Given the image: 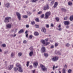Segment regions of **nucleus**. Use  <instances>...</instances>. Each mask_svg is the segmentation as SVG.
<instances>
[{"label": "nucleus", "instance_id": "1", "mask_svg": "<svg viewBox=\"0 0 73 73\" xmlns=\"http://www.w3.org/2000/svg\"><path fill=\"white\" fill-rule=\"evenodd\" d=\"M17 68L20 72H23V68H21V66L19 64H17Z\"/></svg>", "mask_w": 73, "mask_h": 73}, {"label": "nucleus", "instance_id": "2", "mask_svg": "<svg viewBox=\"0 0 73 73\" xmlns=\"http://www.w3.org/2000/svg\"><path fill=\"white\" fill-rule=\"evenodd\" d=\"M17 68L20 72H23V68H21V66L19 64H17Z\"/></svg>", "mask_w": 73, "mask_h": 73}, {"label": "nucleus", "instance_id": "3", "mask_svg": "<svg viewBox=\"0 0 73 73\" xmlns=\"http://www.w3.org/2000/svg\"><path fill=\"white\" fill-rule=\"evenodd\" d=\"M40 66L42 71H46L47 70V68L45 66L41 64L40 65Z\"/></svg>", "mask_w": 73, "mask_h": 73}, {"label": "nucleus", "instance_id": "4", "mask_svg": "<svg viewBox=\"0 0 73 73\" xmlns=\"http://www.w3.org/2000/svg\"><path fill=\"white\" fill-rule=\"evenodd\" d=\"M16 14L19 20H21V15L19 13L17 12L16 13Z\"/></svg>", "mask_w": 73, "mask_h": 73}, {"label": "nucleus", "instance_id": "5", "mask_svg": "<svg viewBox=\"0 0 73 73\" xmlns=\"http://www.w3.org/2000/svg\"><path fill=\"white\" fill-rule=\"evenodd\" d=\"M51 13L50 12H47L45 14V18L46 19L49 18V16L50 15Z\"/></svg>", "mask_w": 73, "mask_h": 73}, {"label": "nucleus", "instance_id": "6", "mask_svg": "<svg viewBox=\"0 0 73 73\" xmlns=\"http://www.w3.org/2000/svg\"><path fill=\"white\" fill-rule=\"evenodd\" d=\"M11 19V17H6L5 18V20L4 22L6 23H8L9 21V20Z\"/></svg>", "mask_w": 73, "mask_h": 73}, {"label": "nucleus", "instance_id": "7", "mask_svg": "<svg viewBox=\"0 0 73 73\" xmlns=\"http://www.w3.org/2000/svg\"><path fill=\"white\" fill-rule=\"evenodd\" d=\"M52 60L53 61L56 62V61H57L58 60V57L57 56H55L52 58Z\"/></svg>", "mask_w": 73, "mask_h": 73}, {"label": "nucleus", "instance_id": "8", "mask_svg": "<svg viewBox=\"0 0 73 73\" xmlns=\"http://www.w3.org/2000/svg\"><path fill=\"white\" fill-rule=\"evenodd\" d=\"M41 52L42 53H44L46 52V49L45 47H42L41 49Z\"/></svg>", "mask_w": 73, "mask_h": 73}, {"label": "nucleus", "instance_id": "9", "mask_svg": "<svg viewBox=\"0 0 73 73\" xmlns=\"http://www.w3.org/2000/svg\"><path fill=\"white\" fill-rule=\"evenodd\" d=\"M6 27L7 28H8V29H11L12 27V24H7L6 25Z\"/></svg>", "mask_w": 73, "mask_h": 73}, {"label": "nucleus", "instance_id": "10", "mask_svg": "<svg viewBox=\"0 0 73 73\" xmlns=\"http://www.w3.org/2000/svg\"><path fill=\"white\" fill-rule=\"evenodd\" d=\"M49 8V6L48 5V4H47L46 6H44V11H45V10L48 9Z\"/></svg>", "mask_w": 73, "mask_h": 73}, {"label": "nucleus", "instance_id": "11", "mask_svg": "<svg viewBox=\"0 0 73 73\" xmlns=\"http://www.w3.org/2000/svg\"><path fill=\"white\" fill-rule=\"evenodd\" d=\"M64 23L66 25H69L70 24L69 21H65Z\"/></svg>", "mask_w": 73, "mask_h": 73}, {"label": "nucleus", "instance_id": "12", "mask_svg": "<svg viewBox=\"0 0 73 73\" xmlns=\"http://www.w3.org/2000/svg\"><path fill=\"white\" fill-rule=\"evenodd\" d=\"M5 7L7 8H9L10 7V3H7L5 4Z\"/></svg>", "mask_w": 73, "mask_h": 73}, {"label": "nucleus", "instance_id": "13", "mask_svg": "<svg viewBox=\"0 0 73 73\" xmlns=\"http://www.w3.org/2000/svg\"><path fill=\"white\" fill-rule=\"evenodd\" d=\"M38 65V63L36 62H35L34 63V67H35L36 68L37 67Z\"/></svg>", "mask_w": 73, "mask_h": 73}, {"label": "nucleus", "instance_id": "14", "mask_svg": "<svg viewBox=\"0 0 73 73\" xmlns=\"http://www.w3.org/2000/svg\"><path fill=\"white\" fill-rule=\"evenodd\" d=\"M42 31L43 32H44V33H45V32H46V29H45V28H42Z\"/></svg>", "mask_w": 73, "mask_h": 73}, {"label": "nucleus", "instance_id": "15", "mask_svg": "<svg viewBox=\"0 0 73 73\" xmlns=\"http://www.w3.org/2000/svg\"><path fill=\"white\" fill-rule=\"evenodd\" d=\"M70 20L71 21H72L73 20V15H72L70 16Z\"/></svg>", "mask_w": 73, "mask_h": 73}, {"label": "nucleus", "instance_id": "16", "mask_svg": "<svg viewBox=\"0 0 73 73\" xmlns=\"http://www.w3.org/2000/svg\"><path fill=\"white\" fill-rule=\"evenodd\" d=\"M33 52L31 51L29 53V56H31L33 55Z\"/></svg>", "mask_w": 73, "mask_h": 73}, {"label": "nucleus", "instance_id": "17", "mask_svg": "<svg viewBox=\"0 0 73 73\" xmlns=\"http://www.w3.org/2000/svg\"><path fill=\"white\" fill-rule=\"evenodd\" d=\"M55 54H58V55H59V56H60L61 55V52L60 51H58L57 52H55Z\"/></svg>", "mask_w": 73, "mask_h": 73}, {"label": "nucleus", "instance_id": "18", "mask_svg": "<svg viewBox=\"0 0 73 73\" xmlns=\"http://www.w3.org/2000/svg\"><path fill=\"white\" fill-rule=\"evenodd\" d=\"M23 32H24V29H21L19 32L18 33H22Z\"/></svg>", "mask_w": 73, "mask_h": 73}, {"label": "nucleus", "instance_id": "19", "mask_svg": "<svg viewBox=\"0 0 73 73\" xmlns=\"http://www.w3.org/2000/svg\"><path fill=\"white\" fill-rule=\"evenodd\" d=\"M13 68V65H10V67L9 68V70H11L12 69V68Z\"/></svg>", "mask_w": 73, "mask_h": 73}, {"label": "nucleus", "instance_id": "20", "mask_svg": "<svg viewBox=\"0 0 73 73\" xmlns=\"http://www.w3.org/2000/svg\"><path fill=\"white\" fill-rule=\"evenodd\" d=\"M68 5L70 6L72 5V2L70 1L68 2Z\"/></svg>", "mask_w": 73, "mask_h": 73}, {"label": "nucleus", "instance_id": "21", "mask_svg": "<svg viewBox=\"0 0 73 73\" xmlns=\"http://www.w3.org/2000/svg\"><path fill=\"white\" fill-rule=\"evenodd\" d=\"M61 11H63V12H65L66 11V9H65L64 8H62V9H61Z\"/></svg>", "mask_w": 73, "mask_h": 73}, {"label": "nucleus", "instance_id": "22", "mask_svg": "<svg viewBox=\"0 0 73 73\" xmlns=\"http://www.w3.org/2000/svg\"><path fill=\"white\" fill-rule=\"evenodd\" d=\"M45 40H42L41 41V42L43 44H44H44H45Z\"/></svg>", "mask_w": 73, "mask_h": 73}, {"label": "nucleus", "instance_id": "23", "mask_svg": "<svg viewBox=\"0 0 73 73\" xmlns=\"http://www.w3.org/2000/svg\"><path fill=\"white\" fill-rule=\"evenodd\" d=\"M39 35L38 33L37 32H35L34 33V35L35 36H37L38 35Z\"/></svg>", "mask_w": 73, "mask_h": 73}, {"label": "nucleus", "instance_id": "24", "mask_svg": "<svg viewBox=\"0 0 73 73\" xmlns=\"http://www.w3.org/2000/svg\"><path fill=\"white\" fill-rule=\"evenodd\" d=\"M23 54L21 52H19L18 54V56L19 57H21Z\"/></svg>", "mask_w": 73, "mask_h": 73}, {"label": "nucleus", "instance_id": "25", "mask_svg": "<svg viewBox=\"0 0 73 73\" xmlns=\"http://www.w3.org/2000/svg\"><path fill=\"white\" fill-rule=\"evenodd\" d=\"M44 55L45 57H48V54L46 53H44Z\"/></svg>", "mask_w": 73, "mask_h": 73}, {"label": "nucleus", "instance_id": "26", "mask_svg": "<svg viewBox=\"0 0 73 73\" xmlns=\"http://www.w3.org/2000/svg\"><path fill=\"white\" fill-rule=\"evenodd\" d=\"M16 34H14V35H10L11 37H16Z\"/></svg>", "mask_w": 73, "mask_h": 73}, {"label": "nucleus", "instance_id": "27", "mask_svg": "<svg viewBox=\"0 0 73 73\" xmlns=\"http://www.w3.org/2000/svg\"><path fill=\"white\" fill-rule=\"evenodd\" d=\"M35 20L36 22H39L40 21H39V19L38 18H36Z\"/></svg>", "mask_w": 73, "mask_h": 73}, {"label": "nucleus", "instance_id": "28", "mask_svg": "<svg viewBox=\"0 0 73 73\" xmlns=\"http://www.w3.org/2000/svg\"><path fill=\"white\" fill-rule=\"evenodd\" d=\"M27 15H29V16H30L31 15V12L30 11H29L27 12Z\"/></svg>", "mask_w": 73, "mask_h": 73}, {"label": "nucleus", "instance_id": "29", "mask_svg": "<svg viewBox=\"0 0 73 73\" xmlns=\"http://www.w3.org/2000/svg\"><path fill=\"white\" fill-rule=\"evenodd\" d=\"M23 17L24 19H27V18H28V16L26 15H24L23 16Z\"/></svg>", "mask_w": 73, "mask_h": 73}, {"label": "nucleus", "instance_id": "30", "mask_svg": "<svg viewBox=\"0 0 73 73\" xmlns=\"http://www.w3.org/2000/svg\"><path fill=\"white\" fill-rule=\"evenodd\" d=\"M29 49L31 51H33V48L32 46H31L30 48Z\"/></svg>", "mask_w": 73, "mask_h": 73}, {"label": "nucleus", "instance_id": "31", "mask_svg": "<svg viewBox=\"0 0 73 73\" xmlns=\"http://www.w3.org/2000/svg\"><path fill=\"white\" fill-rule=\"evenodd\" d=\"M11 57H13L14 56V54L13 52H12L11 54Z\"/></svg>", "mask_w": 73, "mask_h": 73}, {"label": "nucleus", "instance_id": "32", "mask_svg": "<svg viewBox=\"0 0 73 73\" xmlns=\"http://www.w3.org/2000/svg\"><path fill=\"white\" fill-rule=\"evenodd\" d=\"M68 19V17L66 16L64 18V20H66Z\"/></svg>", "mask_w": 73, "mask_h": 73}, {"label": "nucleus", "instance_id": "33", "mask_svg": "<svg viewBox=\"0 0 73 73\" xmlns=\"http://www.w3.org/2000/svg\"><path fill=\"white\" fill-rule=\"evenodd\" d=\"M38 0H32V3H35L36 1H37Z\"/></svg>", "mask_w": 73, "mask_h": 73}, {"label": "nucleus", "instance_id": "34", "mask_svg": "<svg viewBox=\"0 0 73 73\" xmlns=\"http://www.w3.org/2000/svg\"><path fill=\"white\" fill-rule=\"evenodd\" d=\"M62 73H66L65 72V68L63 69Z\"/></svg>", "mask_w": 73, "mask_h": 73}, {"label": "nucleus", "instance_id": "35", "mask_svg": "<svg viewBox=\"0 0 73 73\" xmlns=\"http://www.w3.org/2000/svg\"><path fill=\"white\" fill-rule=\"evenodd\" d=\"M68 72L69 73H70L71 72H72V69H69L68 71Z\"/></svg>", "mask_w": 73, "mask_h": 73}, {"label": "nucleus", "instance_id": "36", "mask_svg": "<svg viewBox=\"0 0 73 73\" xmlns=\"http://www.w3.org/2000/svg\"><path fill=\"white\" fill-rule=\"evenodd\" d=\"M33 38V36H32V35H31L30 36H29V38H30V39H32V38Z\"/></svg>", "mask_w": 73, "mask_h": 73}, {"label": "nucleus", "instance_id": "37", "mask_svg": "<svg viewBox=\"0 0 73 73\" xmlns=\"http://www.w3.org/2000/svg\"><path fill=\"white\" fill-rule=\"evenodd\" d=\"M41 18H43L44 17V14H42L40 16Z\"/></svg>", "mask_w": 73, "mask_h": 73}, {"label": "nucleus", "instance_id": "38", "mask_svg": "<svg viewBox=\"0 0 73 73\" xmlns=\"http://www.w3.org/2000/svg\"><path fill=\"white\" fill-rule=\"evenodd\" d=\"M66 46H70V44L67 43L66 44Z\"/></svg>", "mask_w": 73, "mask_h": 73}, {"label": "nucleus", "instance_id": "39", "mask_svg": "<svg viewBox=\"0 0 73 73\" xmlns=\"http://www.w3.org/2000/svg\"><path fill=\"white\" fill-rule=\"evenodd\" d=\"M2 46L3 47H5L6 46V44H3L2 45Z\"/></svg>", "mask_w": 73, "mask_h": 73}, {"label": "nucleus", "instance_id": "40", "mask_svg": "<svg viewBox=\"0 0 73 73\" xmlns=\"http://www.w3.org/2000/svg\"><path fill=\"white\" fill-rule=\"evenodd\" d=\"M14 70L15 72L17 71V68H16L15 67L14 68Z\"/></svg>", "mask_w": 73, "mask_h": 73}, {"label": "nucleus", "instance_id": "41", "mask_svg": "<svg viewBox=\"0 0 73 73\" xmlns=\"http://www.w3.org/2000/svg\"><path fill=\"white\" fill-rule=\"evenodd\" d=\"M58 43H56L55 44V46L56 47V46H58Z\"/></svg>", "mask_w": 73, "mask_h": 73}, {"label": "nucleus", "instance_id": "42", "mask_svg": "<svg viewBox=\"0 0 73 73\" xmlns=\"http://www.w3.org/2000/svg\"><path fill=\"white\" fill-rule=\"evenodd\" d=\"M42 13V11H39V12H38V15H40V14H41V13Z\"/></svg>", "mask_w": 73, "mask_h": 73}, {"label": "nucleus", "instance_id": "43", "mask_svg": "<svg viewBox=\"0 0 73 73\" xmlns=\"http://www.w3.org/2000/svg\"><path fill=\"white\" fill-rule=\"evenodd\" d=\"M35 27L36 28H38L39 27V25H35Z\"/></svg>", "mask_w": 73, "mask_h": 73}, {"label": "nucleus", "instance_id": "44", "mask_svg": "<svg viewBox=\"0 0 73 73\" xmlns=\"http://www.w3.org/2000/svg\"><path fill=\"white\" fill-rule=\"evenodd\" d=\"M56 20L57 21H59V18H58V17H56Z\"/></svg>", "mask_w": 73, "mask_h": 73}, {"label": "nucleus", "instance_id": "45", "mask_svg": "<svg viewBox=\"0 0 73 73\" xmlns=\"http://www.w3.org/2000/svg\"><path fill=\"white\" fill-rule=\"evenodd\" d=\"M54 1H52L51 2V4H52V5H53V4H54Z\"/></svg>", "mask_w": 73, "mask_h": 73}, {"label": "nucleus", "instance_id": "46", "mask_svg": "<svg viewBox=\"0 0 73 73\" xmlns=\"http://www.w3.org/2000/svg\"><path fill=\"white\" fill-rule=\"evenodd\" d=\"M35 24V21H33V22H31V24L32 25H34Z\"/></svg>", "mask_w": 73, "mask_h": 73}, {"label": "nucleus", "instance_id": "47", "mask_svg": "<svg viewBox=\"0 0 73 73\" xmlns=\"http://www.w3.org/2000/svg\"><path fill=\"white\" fill-rule=\"evenodd\" d=\"M67 65H66V64L64 65V68H66H66H67Z\"/></svg>", "mask_w": 73, "mask_h": 73}, {"label": "nucleus", "instance_id": "48", "mask_svg": "<svg viewBox=\"0 0 73 73\" xmlns=\"http://www.w3.org/2000/svg\"><path fill=\"white\" fill-rule=\"evenodd\" d=\"M27 42L25 40H24L23 41V43L25 44H26V43H27Z\"/></svg>", "mask_w": 73, "mask_h": 73}, {"label": "nucleus", "instance_id": "49", "mask_svg": "<svg viewBox=\"0 0 73 73\" xmlns=\"http://www.w3.org/2000/svg\"><path fill=\"white\" fill-rule=\"evenodd\" d=\"M8 51H5V52H4V54H8Z\"/></svg>", "mask_w": 73, "mask_h": 73}, {"label": "nucleus", "instance_id": "50", "mask_svg": "<svg viewBox=\"0 0 73 73\" xmlns=\"http://www.w3.org/2000/svg\"><path fill=\"white\" fill-rule=\"evenodd\" d=\"M50 42H47L46 43V45H49V44H50Z\"/></svg>", "mask_w": 73, "mask_h": 73}, {"label": "nucleus", "instance_id": "51", "mask_svg": "<svg viewBox=\"0 0 73 73\" xmlns=\"http://www.w3.org/2000/svg\"><path fill=\"white\" fill-rule=\"evenodd\" d=\"M46 28H48L49 27V25H46Z\"/></svg>", "mask_w": 73, "mask_h": 73}, {"label": "nucleus", "instance_id": "52", "mask_svg": "<svg viewBox=\"0 0 73 73\" xmlns=\"http://www.w3.org/2000/svg\"><path fill=\"white\" fill-rule=\"evenodd\" d=\"M54 48V46L53 45L51 46L50 48L51 49H53Z\"/></svg>", "mask_w": 73, "mask_h": 73}, {"label": "nucleus", "instance_id": "53", "mask_svg": "<svg viewBox=\"0 0 73 73\" xmlns=\"http://www.w3.org/2000/svg\"><path fill=\"white\" fill-rule=\"evenodd\" d=\"M29 62H27V66L28 67V66H29Z\"/></svg>", "mask_w": 73, "mask_h": 73}, {"label": "nucleus", "instance_id": "54", "mask_svg": "<svg viewBox=\"0 0 73 73\" xmlns=\"http://www.w3.org/2000/svg\"><path fill=\"white\" fill-rule=\"evenodd\" d=\"M54 5H55L57 6V5H58V3H57V2H55Z\"/></svg>", "mask_w": 73, "mask_h": 73}, {"label": "nucleus", "instance_id": "55", "mask_svg": "<svg viewBox=\"0 0 73 73\" xmlns=\"http://www.w3.org/2000/svg\"><path fill=\"white\" fill-rule=\"evenodd\" d=\"M30 69H32L33 66L31 65H30L29 66Z\"/></svg>", "mask_w": 73, "mask_h": 73}, {"label": "nucleus", "instance_id": "56", "mask_svg": "<svg viewBox=\"0 0 73 73\" xmlns=\"http://www.w3.org/2000/svg\"><path fill=\"white\" fill-rule=\"evenodd\" d=\"M51 26L52 27H54V25L52 23H51Z\"/></svg>", "mask_w": 73, "mask_h": 73}, {"label": "nucleus", "instance_id": "57", "mask_svg": "<svg viewBox=\"0 0 73 73\" xmlns=\"http://www.w3.org/2000/svg\"><path fill=\"white\" fill-rule=\"evenodd\" d=\"M26 28H28L29 27V25H26Z\"/></svg>", "mask_w": 73, "mask_h": 73}, {"label": "nucleus", "instance_id": "58", "mask_svg": "<svg viewBox=\"0 0 73 73\" xmlns=\"http://www.w3.org/2000/svg\"><path fill=\"white\" fill-rule=\"evenodd\" d=\"M36 70H32V71L33 72V73H35V71Z\"/></svg>", "mask_w": 73, "mask_h": 73}, {"label": "nucleus", "instance_id": "59", "mask_svg": "<svg viewBox=\"0 0 73 73\" xmlns=\"http://www.w3.org/2000/svg\"><path fill=\"white\" fill-rule=\"evenodd\" d=\"M54 68H55V66H54V65L53 68V70H54Z\"/></svg>", "mask_w": 73, "mask_h": 73}, {"label": "nucleus", "instance_id": "60", "mask_svg": "<svg viewBox=\"0 0 73 73\" xmlns=\"http://www.w3.org/2000/svg\"><path fill=\"white\" fill-rule=\"evenodd\" d=\"M57 6H56V5L54 4V8H56V7H57Z\"/></svg>", "mask_w": 73, "mask_h": 73}, {"label": "nucleus", "instance_id": "61", "mask_svg": "<svg viewBox=\"0 0 73 73\" xmlns=\"http://www.w3.org/2000/svg\"><path fill=\"white\" fill-rule=\"evenodd\" d=\"M45 41H48V38H46L45 39Z\"/></svg>", "mask_w": 73, "mask_h": 73}, {"label": "nucleus", "instance_id": "62", "mask_svg": "<svg viewBox=\"0 0 73 73\" xmlns=\"http://www.w3.org/2000/svg\"><path fill=\"white\" fill-rule=\"evenodd\" d=\"M29 3V1H27L26 2V4H28Z\"/></svg>", "mask_w": 73, "mask_h": 73}, {"label": "nucleus", "instance_id": "63", "mask_svg": "<svg viewBox=\"0 0 73 73\" xmlns=\"http://www.w3.org/2000/svg\"><path fill=\"white\" fill-rule=\"evenodd\" d=\"M66 28L68 29L69 28V26H67L66 27Z\"/></svg>", "mask_w": 73, "mask_h": 73}, {"label": "nucleus", "instance_id": "64", "mask_svg": "<svg viewBox=\"0 0 73 73\" xmlns=\"http://www.w3.org/2000/svg\"><path fill=\"white\" fill-rule=\"evenodd\" d=\"M28 31H26L25 32V33H26V34H27V33H28Z\"/></svg>", "mask_w": 73, "mask_h": 73}]
</instances>
